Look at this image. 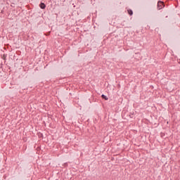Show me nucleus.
Instances as JSON below:
<instances>
[{"mask_svg": "<svg viewBox=\"0 0 180 180\" xmlns=\"http://www.w3.org/2000/svg\"><path fill=\"white\" fill-rule=\"evenodd\" d=\"M165 6V5L164 4V2L159 1L158 2V11H161V9H162V8H164Z\"/></svg>", "mask_w": 180, "mask_h": 180, "instance_id": "nucleus-1", "label": "nucleus"}, {"mask_svg": "<svg viewBox=\"0 0 180 180\" xmlns=\"http://www.w3.org/2000/svg\"><path fill=\"white\" fill-rule=\"evenodd\" d=\"M39 7L41 8V9H46V4H44V3H41L39 4Z\"/></svg>", "mask_w": 180, "mask_h": 180, "instance_id": "nucleus-2", "label": "nucleus"}, {"mask_svg": "<svg viewBox=\"0 0 180 180\" xmlns=\"http://www.w3.org/2000/svg\"><path fill=\"white\" fill-rule=\"evenodd\" d=\"M127 12L130 16H132L133 15V11L131 9H128Z\"/></svg>", "mask_w": 180, "mask_h": 180, "instance_id": "nucleus-3", "label": "nucleus"}, {"mask_svg": "<svg viewBox=\"0 0 180 180\" xmlns=\"http://www.w3.org/2000/svg\"><path fill=\"white\" fill-rule=\"evenodd\" d=\"M101 98H103V99H105V101H108V99H109L105 95H104V94H102L101 95Z\"/></svg>", "mask_w": 180, "mask_h": 180, "instance_id": "nucleus-4", "label": "nucleus"}]
</instances>
